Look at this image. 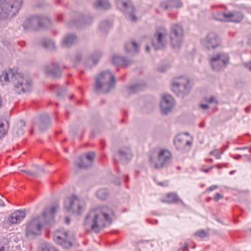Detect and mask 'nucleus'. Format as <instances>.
I'll return each mask as SVG.
<instances>
[{
    "mask_svg": "<svg viewBox=\"0 0 251 251\" xmlns=\"http://www.w3.org/2000/svg\"><path fill=\"white\" fill-rule=\"evenodd\" d=\"M77 41V37L75 34H70L64 36L62 41L61 46L65 48L70 47L76 43Z\"/></svg>",
    "mask_w": 251,
    "mask_h": 251,
    "instance_id": "nucleus-26",
    "label": "nucleus"
},
{
    "mask_svg": "<svg viewBox=\"0 0 251 251\" xmlns=\"http://www.w3.org/2000/svg\"><path fill=\"white\" fill-rule=\"evenodd\" d=\"M112 26V24L107 21H104L102 22L100 25V28L104 32H106Z\"/></svg>",
    "mask_w": 251,
    "mask_h": 251,
    "instance_id": "nucleus-37",
    "label": "nucleus"
},
{
    "mask_svg": "<svg viewBox=\"0 0 251 251\" xmlns=\"http://www.w3.org/2000/svg\"><path fill=\"white\" fill-rule=\"evenodd\" d=\"M101 56V53L100 52H95L91 57L88 58L85 62L86 65L88 67H91L92 65H96Z\"/></svg>",
    "mask_w": 251,
    "mask_h": 251,
    "instance_id": "nucleus-29",
    "label": "nucleus"
},
{
    "mask_svg": "<svg viewBox=\"0 0 251 251\" xmlns=\"http://www.w3.org/2000/svg\"><path fill=\"white\" fill-rule=\"evenodd\" d=\"M116 4L118 9L128 14V18L131 21H136L135 8L130 0H116Z\"/></svg>",
    "mask_w": 251,
    "mask_h": 251,
    "instance_id": "nucleus-13",
    "label": "nucleus"
},
{
    "mask_svg": "<svg viewBox=\"0 0 251 251\" xmlns=\"http://www.w3.org/2000/svg\"><path fill=\"white\" fill-rule=\"evenodd\" d=\"M204 100L206 102L209 103H212V102H214L215 103H217V100L214 98L213 97H211L209 98H205L204 99Z\"/></svg>",
    "mask_w": 251,
    "mask_h": 251,
    "instance_id": "nucleus-43",
    "label": "nucleus"
},
{
    "mask_svg": "<svg viewBox=\"0 0 251 251\" xmlns=\"http://www.w3.org/2000/svg\"><path fill=\"white\" fill-rule=\"evenodd\" d=\"M170 40L173 48L178 50L183 41V29L181 25L174 24L171 26Z\"/></svg>",
    "mask_w": 251,
    "mask_h": 251,
    "instance_id": "nucleus-8",
    "label": "nucleus"
},
{
    "mask_svg": "<svg viewBox=\"0 0 251 251\" xmlns=\"http://www.w3.org/2000/svg\"><path fill=\"white\" fill-rule=\"evenodd\" d=\"M213 160L212 159H211V158H210V159H207V161H209V162H213Z\"/></svg>",
    "mask_w": 251,
    "mask_h": 251,
    "instance_id": "nucleus-64",
    "label": "nucleus"
},
{
    "mask_svg": "<svg viewBox=\"0 0 251 251\" xmlns=\"http://www.w3.org/2000/svg\"><path fill=\"white\" fill-rule=\"evenodd\" d=\"M174 104V100L170 95H165L162 98L160 103L162 113L167 114L171 112Z\"/></svg>",
    "mask_w": 251,
    "mask_h": 251,
    "instance_id": "nucleus-18",
    "label": "nucleus"
},
{
    "mask_svg": "<svg viewBox=\"0 0 251 251\" xmlns=\"http://www.w3.org/2000/svg\"><path fill=\"white\" fill-rule=\"evenodd\" d=\"M144 86L139 84H135L133 85L130 86L127 89V91L128 94H134L144 89Z\"/></svg>",
    "mask_w": 251,
    "mask_h": 251,
    "instance_id": "nucleus-33",
    "label": "nucleus"
},
{
    "mask_svg": "<svg viewBox=\"0 0 251 251\" xmlns=\"http://www.w3.org/2000/svg\"><path fill=\"white\" fill-rule=\"evenodd\" d=\"M4 206V202L2 200L0 199V206Z\"/></svg>",
    "mask_w": 251,
    "mask_h": 251,
    "instance_id": "nucleus-58",
    "label": "nucleus"
},
{
    "mask_svg": "<svg viewBox=\"0 0 251 251\" xmlns=\"http://www.w3.org/2000/svg\"><path fill=\"white\" fill-rule=\"evenodd\" d=\"M70 219L69 217H66V219H65V223L66 224L68 225L70 224Z\"/></svg>",
    "mask_w": 251,
    "mask_h": 251,
    "instance_id": "nucleus-56",
    "label": "nucleus"
},
{
    "mask_svg": "<svg viewBox=\"0 0 251 251\" xmlns=\"http://www.w3.org/2000/svg\"><path fill=\"white\" fill-rule=\"evenodd\" d=\"M57 20L59 22L61 21H62V17L61 16H58Z\"/></svg>",
    "mask_w": 251,
    "mask_h": 251,
    "instance_id": "nucleus-59",
    "label": "nucleus"
},
{
    "mask_svg": "<svg viewBox=\"0 0 251 251\" xmlns=\"http://www.w3.org/2000/svg\"><path fill=\"white\" fill-rule=\"evenodd\" d=\"M45 71L48 75L54 77H60L61 76V70L57 64L52 63L50 66H46Z\"/></svg>",
    "mask_w": 251,
    "mask_h": 251,
    "instance_id": "nucleus-20",
    "label": "nucleus"
},
{
    "mask_svg": "<svg viewBox=\"0 0 251 251\" xmlns=\"http://www.w3.org/2000/svg\"><path fill=\"white\" fill-rule=\"evenodd\" d=\"M178 201H181V200L179 198L177 194L173 193H168L165 199L162 201V202L168 203L177 202Z\"/></svg>",
    "mask_w": 251,
    "mask_h": 251,
    "instance_id": "nucleus-30",
    "label": "nucleus"
},
{
    "mask_svg": "<svg viewBox=\"0 0 251 251\" xmlns=\"http://www.w3.org/2000/svg\"><path fill=\"white\" fill-rule=\"evenodd\" d=\"M35 167H36V168L39 170V171H42V172H44V170L43 169V167L42 166H38V165H35Z\"/></svg>",
    "mask_w": 251,
    "mask_h": 251,
    "instance_id": "nucleus-54",
    "label": "nucleus"
},
{
    "mask_svg": "<svg viewBox=\"0 0 251 251\" xmlns=\"http://www.w3.org/2000/svg\"><path fill=\"white\" fill-rule=\"evenodd\" d=\"M182 5L179 0H167L161 3L160 6L165 10H171L174 8H179Z\"/></svg>",
    "mask_w": 251,
    "mask_h": 251,
    "instance_id": "nucleus-24",
    "label": "nucleus"
},
{
    "mask_svg": "<svg viewBox=\"0 0 251 251\" xmlns=\"http://www.w3.org/2000/svg\"><path fill=\"white\" fill-rule=\"evenodd\" d=\"M157 185L162 186V187H167L168 186V181H165L163 182H157Z\"/></svg>",
    "mask_w": 251,
    "mask_h": 251,
    "instance_id": "nucleus-45",
    "label": "nucleus"
},
{
    "mask_svg": "<svg viewBox=\"0 0 251 251\" xmlns=\"http://www.w3.org/2000/svg\"><path fill=\"white\" fill-rule=\"evenodd\" d=\"M227 55L223 53L216 54L210 59L211 65L214 70L220 71L224 69L228 63Z\"/></svg>",
    "mask_w": 251,
    "mask_h": 251,
    "instance_id": "nucleus-14",
    "label": "nucleus"
},
{
    "mask_svg": "<svg viewBox=\"0 0 251 251\" xmlns=\"http://www.w3.org/2000/svg\"><path fill=\"white\" fill-rule=\"evenodd\" d=\"M194 235L196 236L203 238L206 237L207 236L208 233L206 232L204 230L202 229L197 231L194 233Z\"/></svg>",
    "mask_w": 251,
    "mask_h": 251,
    "instance_id": "nucleus-39",
    "label": "nucleus"
},
{
    "mask_svg": "<svg viewBox=\"0 0 251 251\" xmlns=\"http://www.w3.org/2000/svg\"><path fill=\"white\" fill-rule=\"evenodd\" d=\"M188 251V246L187 244H184L183 246H182L181 247H180L178 251Z\"/></svg>",
    "mask_w": 251,
    "mask_h": 251,
    "instance_id": "nucleus-47",
    "label": "nucleus"
},
{
    "mask_svg": "<svg viewBox=\"0 0 251 251\" xmlns=\"http://www.w3.org/2000/svg\"><path fill=\"white\" fill-rule=\"evenodd\" d=\"M0 251H6L5 247L3 246H0Z\"/></svg>",
    "mask_w": 251,
    "mask_h": 251,
    "instance_id": "nucleus-57",
    "label": "nucleus"
},
{
    "mask_svg": "<svg viewBox=\"0 0 251 251\" xmlns=\"http://www.w3.org/2000/svg\"><path fill=\"white\" fill-rule=\"evenodd\" d=\"M54 239L63 247L68 248L72 246V243L75 240L73 233H69L65 230H57L54 234Z\"/></svg>",
    "mask_w": 251,
    "mask_h": 251,
    "instance_id": "nucleus-10",
    "label": "nucleus"
},
{
    "mask_svg": "<svg viewBox=\"0 0 251 251\" xmlns=\"http://www.w3.org/2000/svg\"><path fill=\"white\" fill-rule=\"evenodd\" d=\"M66 92V88H62L60 90H59L57 92V95L59 97H63L64 95Z\"/></svg>",
    "mask_w": 251,
    "mask_h": 251,
    "instance_id": "nucleus-44",
    "label": "nucleus"
},
{
    "mask_svg": "<svg viewBox=\"0 0 251 251\" xmlns=\"http://www.w3.org/2000/svg\"><path fill=\"white\" fill-rule=\"evenodd\" d=\"M94 6L104 10H107L111 7L110 3L107 0H96L94 3Z\"/></svg>",
    "mask_w": 251,
    "mask_h": 251,
    "instance_id": "nucleus-31",
    "label": "nucleus"
},
{
    "mask_svg": "<svg viewBox=\"0 0 251 251\" xmlns=\"http://www.w3.org/2000/svg\"><path fill=\"white\" fill-rule=\"evenodd\" d=\"M201 170L202 172H204V173H208V172L210 171V170H209V168H207V169H203V168H201Z\"/></svg>",
    "mask_w": 251,
    "mask_h": 251,
    "instance_id": "nucleus-55",
    "label": "nucleus"
},
{
    "mask_svg": "<svg viewBox=\"0 0 251 251\" xmlns=\"http://www.w3.org/2000/svg\"><path fill=\"white\" fill-rule=\"evenodd\" d=\"M223 196L222 195L219 193L216 194V196L214 197L213 199L214 201H218L219 199L223 198Z\"/></svg>",
    "mask_w": 251,
    "mask_h": 251,
    "instance_id": "nucleus-46",
    "label": "nucleus"
},
{
    "mask_svg": "<svg viewBox=\"0 0 251 251\" xmlns=\"http://www.w3.org/2000/svg\"><path fill=\"white\" fill-rule=\"evenodd\" d=\"M217 188V186H216V185H212L211 186H210V187H209L207 189V191H213V190L216 189Z\"/></svg>",
    "mask_w": 251,
    "mask_h": 251,
    "instance_id": "nucleus-52",
    "label": "nucleus"
},
{
    "mask_svg": "<svg viewBox=\"0 0 251 251\" xmlns=\"http://www.w3.org/2000/svg\"><path fill=\"white\" fill-rule=\"evenodd\" d=\"M191 86L189 80L184 77L176 79L172 83L173 91L179 97L184 98L190 92Z\"/></svg>",
    "mask_w": 251,
    "mask_h": 251,
    "instance_id": "nucleus-7",
    "label": "nucleus"
},
{
    "mask_svg": "<svg viewBox=\"0 0 251 251\" xmlns=\"http://www.w3.org/2000/svg\"><path fill=\"white\" fill-rule=\"evenodd\" d=\"M210 154L214 155L216 159H220L221 158V153L218 150L212 151H210Z\"/></svg>",
    "mask_w": 251,
    "mask_h": 251,
    "instance_id": "nucleus-41",
    "label": "nucleus"
},
{
    "mask_svg": "<svg viewBox=\"0 0 251 251\" xmlns=\"http://www.w3.org/2000/svg\"><path fill=\"white\" fill-rule=\"evenodd\" d=\"M112 64L118 66H127L131 64L130 60L123 56L114 55L112 60Z\"/></svg>",
    "mask_w": 251,
    "mask_h": 251,
    "instance_id": "nucleus-27",
    "label": "nucleus"
},
{
    "mask_svg": "<svg viewBox=\"0 0 251 251\" xmlns=\"http://www.w3.org/2000/svg\"><path fill=\"white\" fill-rule=\"evenodd\" d=\"M1 105H2V99H1V97L0 95V108L1 107Z\"/></svg>",
    "mask_w": 251,
    "mask_h": 251,
    "instance_id": "nucleus-60",
    "label": "nucleus"
},
{
    "mask_svg": "<svg viewBox=\"0 0 251 251\" xmlns=\"http://www.w3.org/2000/svg\"><path fill=\"white\" fill-rule=\"evenodd\" d=\"M202 44L207 50L214 49L220 44L218 35L214 32H209L201 40Z\"/></svg>",
    "mask_w": 251,
    "mask_h": 251,
    "instance_id": "nucleus-15",
    "label": "nucleus"
},
{
    "mask_svg": "<svg viewBox=\"0 0 251 251\" xmlns=\"http://www.w3.org/2000/svg\"><path fill=\"white\" fill-rule=\"evenodd\" d=\"M57 206H54L51 208H47L43 213L47 212V218L45 220L47 224H51L53 222L54 215L56 212Z\"/></svg>",
    "mask_w": 251,
    "mask_h": 251,
    "instance_id": "nucleus-28",
    "label": "nucleus"
},
{
    "mask_svg": "<svg viewBox=\"0 0 251 251\" xmlns=\"http://www.w3.org/2000/svg\"><path fill=\"white\" fill-rule=\"evenodd\" d=\"M200 106L204 110H206L209 108V106L206 104H201Z\"/></svg>",
    "mask_w": 251,
    "mask_h": 251,
    "instance_id": "nucleus-51",
    "label": "nucleus"
},
{
    "mask_svg": "<svg viewBox=\"0 0 251 251\" xmlns=\"http://www.w3.org/2000/svg\"><path fill=\"white\" fill-rule=\"evenodd\" d=\"M21 171L23 172H24L26 174L28 175L33 176H36L38 174V172H32L29 170H21Z\"/></svg>",
    "mask_w": 251,
    "mask_h": 251,
    "instance_id": "nucleus-42",
    "label": "nucleus"
},
{
    "mask_svg": "<svg viewBox=\"0 0 251 251\" xmlns=\"http://www.w3.org/2000/svg\"><path fill=\"white\" fill-rule=\"evenodd\" d=\"M22 4V0H0V19L15 15Z\"/></svg>",
    "mask_w": 251,
    "mask_h": 251,
    "instance_id": "nucleus-4",
    "label": "nucleus"
},
{
    "mask_svg": "<svg viewBox=\"0 0 251 251\" xmlns=\"http://www.w3.org/2000/svg\"><path fill=\"white\" fill-rule=\"evenodd\" d=\"M109 196L108 191L106 189H100L97 192L98 198L101 200H105Z\"/></svg>",
    "mask_w": 251,
    "mask_h": 251,
    "instance_id": "nucleus-35",
    "label": "nucleus"
},
{
    "mask_svg": "<svg viewBox=\"0 0 251 251\" xmlns=\"http://www.w3.org/2000/svg\"><path fill=\"white\" fill-rule=\"evenodd\" d=\"M35 22L38 23L40 27H48L51 25V21L50 18L40 16H34L32 18L27 19L24 22V29H32Z\"/></svg>",
    "mask_w": 251,
    "mask_h": 251,
    "instance_id": "nucleus-9",
    "label": "nucleus"
},
{
    "mask_svg": "<svg viewBox=\"0 0 251 251\" xmlns=\"http://www.w3.org/2000/svg\"><path fill=\"white\" fill-rule=\"evenodd\" d=\"M40 131H43L47 129L50 125V118L48 114H44L39 116L36 121Z\"/></svg>",
    "mask_w": 251,
    "mask_h": 251,
    "instance_id": "nucleus-19",
    "label": "nucleus"
},
{
    "mask_svg": "<svg viewBox=\"0 0 251 251\" xmlns=\"http://www.w3.org/2000/svg\"><path fill=\"white\" fill-rule=\"evenodd\" d=\"M113 215V210L108 206L96 209L90 211L86 215L83 225L85 228H90L95 232L98 233L105 226V222H111V216Z\"/></svg>",
    "mask_w": 251,
    "mask_h": 251,
    "instance_id": "nucleus-1",
    "label": "nucleus"
},
{
    "mask_svg": "<svg viewBox=\"0 0 251 251\" xmlns=\"http://www.w3.org/2000/svg\"><path fill=\"white\" fill-rule=\"evenodd\" d=\"M91 21L92 19L89 16H83L79 20L70 21L68 25L70 26H75L77 27H81L90 24Z\"/></svg>",
    "mask_w": 251,
    "mask_h": 251,
    "instance_id": "nucleus-22",
    "label": "nucleus"
},
{
    "mask_svg": "<svg viewBox=\"0 0 251 251\" xmlns=\"http://www.w3.org/2000/svg\"><path fill=\"white\" fill-rule=\"evenodd\" d=\"M4 126V124L2 123H0V139L4 136V135L6 133L7 130L4 129L3 127Z\"/></svg>",
    "mask_w": 251,
    "mask_h": 251,
    "instance_id": "nucleus-40",
    "label": "nucleus"
},
{
    "mask_svg": "<svg viewBox=\"0 0 251 251\" xmlns=\"http://www.w3.org/2000/svg\"><path fill=\"white\" fill-rule=\"evenodd\" d=\"M172 161V153L166 149H160L156 157L151 156L150 158V165L157 170L168 167L171 164Z\"/></svg>",
    "mask_w": 251,
    "mask_h": 251,
    "instance_id": "nucleus-5",
    "label": "nucleus"
},
{
    "mask_svg": "<svg viewBox=\"0 0 251 251\" xmlns=\"http://www.w3.org/2000/svg\"><path fill=\"white\" fill-rule=\"evenodd\" d=\"M235 171H231L229 172L230 175H233L235 173Z\"/></svg>",
    "mask_w": 251,
    "mask_h": 251,
    "instance_id": "nucleus-63",
    "label": "nucleus"
},
{
    "mask_svg": "<svg viewBox=\"0 0 251 251\" xmlns=\"http://www.w3.org/2000/svg\"><path fill=\"white\" fill-rule=\"evenodd\" d=\"M174 143L176 148L178 150L182 151H189L192 145V142L185 140L183 135L176 136L175 139Z\"/></svg>",
    "mask_w": 251,
    "mask_h": 251,
    "instance_id": "nucleus-17",
    "label": "nucleus"
},
{
    "mask_svg": "<svg viewBox=\"0 0 251 251\" xmlns=\"http://www.w3.org/2000/svg\"><path fill=\"white\" fill-rule=\"evenodd\" d=\"M9 78H10L11 81L13 84L14 90L17 93L21 94L31 91L32 82L30 79L24 77L23 74L9 69L2 73L0 75V81L3 84L9 82Z\"/></svg>",
    "mask_w": 251,
    "mask_h": 251,
    "instance_id": "nucleus-2",
    "label": "nucleus"
},
{
    "mask_svg": "<svg viewBox=\"0 0 251 251\" xmlns=\"http://www.w3.org/2000/svg\"><path fill=\"white\" fill-rule=\"evenodd\" d=\"M117 154L124 162L130 160L133 156L131 149L128 147H124L120 149Z\"/></svg>",
    "mask_w": 251,
    "mask_h": 251,
    "instance_id": "nucleus-23",
    "label": "nucleus"
},
{
    "mask_svg": "<svg viewBox=\"0 0 251 251\" xmlns=\"http://www.w3.org/2000/svg\"><path fill=\"white\" fill-rule=\"evenodd\" d=\"M25 213L22 210H17L12 213L7 218V221L11 224L20 222L25 217Z\"/></svg>",
    "mask_w": 251,
    "mask_h": 251,
    "instance_id": "nucleus-21",
    "label": "nucleus"
},
{
    "mask_svg": "<svg viewBox=\"0 0 251 251\" xmlns=\"http://www.w3.org/2000/svg\"><path fill=\"white\" fill-rule=\"evenodd\" d=\"M43 46L46 48L50 50H53L55 48V45L54 42L50 39L45 40L43 43Z\"/></svg>",
    "mask_w": 251,
    "mask_h": 251,
    "instance_id": "nucleus-38",
    "label": "nucleus"
},
{
    "mask_svg": "<svg viewBox=\"0 0 251 251\" xmlns=\"http://www.w3.org/2000/svg\"><path fill=\"white\" fill-rule=\"evenodd\" d=\"M115 83V76L110 71L102 72L96 78L95 92L98 94L107 93L114 88Z\"/></svg>",
    "mask_w": 251,
    "mask_h": 251,
    "instance_id": "nucleus-3",
    "label": "nucleus"
},
{
    "mask_svg": "<svg viewBox=\"0 0 251 251\" xmlns=\"http://www.w3.org/2000/svg\"><path fill=\"white\" fill-rule=\"evenodd\" d=\"M83 202L75 195L68 198L64 202L65 208L73 213H81L83 211Z\"/></svg>",
    "mask_w": 251,
    "mask_h": 251,
    "instance_id": "nucleus-12",
    "label": "nucleus"
},
{
    "mask_svg": "<svg viewBox=\"0 0 251 251\" xmlns=\"http://www.w3.org/2000/svg\"><path fill=\"white\" fill-rule=\"evenodd\" d=\"M227 164H224L223 165H221V164H217L216 165V167L218 169H221L223 167H227Z\"/></svg>",
    "mask_w": 251,
    "mask_h": 251,
    "instance_id": "nucleus-53",
    "label": "nucleus"
},
{
    "mask_svg": "<svg viewBox=\"0 0 251 251\" xmlns=\"http://www.w3.org/2000/svg\"><path fill=\"white\" fill-rule=\"evenodd\" d=\"M215 167H216V166H211L209 167L208 168H209V170L210 171L211 170H212L213 168H214Z\"/></svg>",
    "mask_w": 251,
    "mask_h": 251,
    "instance_id": "nucleus-62",
    "label": "nucleus"
},
{
    "mask_svg": "<svg viewBox=\"0 0 251 251\" xmlns=\"http://www.w3.org/2000/svg\"><path fill=\"white\" fill-rule=\"evenodd\" d=\"M95 153L94 152H89L79 156L75 162V164L79 168H87L92 165L94 159Z\"/></svg>",
    "mask_w": 251,
    "mask_h": 251,
    "instance_id": "nucleus-16",
    "label": "nucleus"
},
{
    "mask_svg": "<svg viewBox=\"0 0 251 251\" xmlns=\"http://www.w3.org/2000/svg\"><path fill=\"white\" fill-rule=\"evenodd\" d=\"M149 50H150V47L149 46H146V50L147 52H148L149 51Z\"/></svg>",
    "mask_w": 251,
    "mask_h": 251,
    "instance_id": "nucleus-61",
    "label": "nucleus"
},
{
    "mask_svg": "<svg viewBox=\"0 0 251 251\" xmlns=\"http://www.w3.org/2000/svg\"><path fill=\"white\" fill-rule=\"evenodd\" d=\"M167 30L163 27L157 29L154 35V39L152 44L155 50L161 49L164 48L167 44Z\"/></svg>",
    "mask_w": 251,
    "mask_h": 251,
    "instance_id": "nucleus-11",
    "label": "nucleus"
},
{
    "mask_svg": "<svg viewBox=\"0 0 251 251\" xmlns=\"http://www.w3.org/2000/svg\"><path fill=\"white\" fill-rule=\"evenodd\" d=\"M82 56L80 54H77L75 56V61L76 63H78L81 59Z\"/></svg>",
    "mask_w": 251,
    "mask_h": 251,
    "instance_id": "nucleus-49",
    "label": "nucleus"
},
{
    "mask_svg": "<svg viewBox=\"0 0 251 251\" xmlns=\"http://www.w3.org/2000/svg\"><path fill=\"white\" fill-rule=\"evenodd\" d=\"M82 56L80 54H77L75 56V61L76 63H78L81 59Z\"/></svg>",
    "mask_w": 251,
    "mask_h": 251,
    "instance_id": "nucleus-48",
    "label": "nucleus"
},
{
    "mask_svg": "<svg viewBox=\"0 0 251 251\" xmlns=\"http://www.w3.org/2000/svg\"><path fill=\"white\" fill-rule=\"evenodd\" d=\"M244 66L251 71V62L245 63Z\"/></svg>",
    "mask_w": 251,
    "mask_h": 251,
    "instance_id": "nucleus-50",
    "label": "nucleus"
},
{
    "mask_svg": "<svg viewBox=\"0 0 251 251\" xmlns=\"http://www.w3.org/2000/svg\"><path fill=\"white\" fill-rule=\"evenodd\" d=\"M47 216V212L43 213L41 216L35 217L29 221L26 224V235L28 236L31 235H40L43 226L47 224L45 221Z\"/></svg>",
    "mask_w": 251,
    "mask_h": 251,
    "instance_id": "nucleus-6",
    "label": "nucleus"
},
{
    "mask_svg": "<svg viewBox=\"0 0 251 251\" xmlns=\"http://www.w3.org/2000/svg\"><path fill=\"white\" fill-rule=\"evenodd\" d=\"M39 251H59L49 244H43L39 247Z\"/></svg>",
    "mask_w": 251,
    "mask_h": 251,
    "instance_id": "nucleus-36",
    "label": "nucleus"
},
{
    "mask_svg": "<svg viewBox=\"0 0 251 251\" xmlns=\"http://www.w3.org/2000/svg\"><path fill=\"white\" fill-rule=\"evenodd\" d=\"M243 14L238 11H228L226 22L239 23L243 19Z\"/></svg>",
    "mask_w": 251,
    "mask_h": 251,
    "instance_id": "nucleus-25",
    "label": "nucleus"
},
{
    "mask_svg": "<svg viewBox=\"0 0 251 251\" xmlns=\"http://www.w3.org/2000/svg\"><path fill=\"white\" fill-rule=\"evenodd\" d=\"M125 50L126 52H129L134 51L136 53L139 51L138 45L134 41L127 43L125 45Z\"/></svg>",
    "mask_w": 251,
    "mask_h": 251,
    "instance_id": "nucleus-32",
    "label": "nucleus"
},
{
    "mask_svg": "<svg viewBox=\"0 0 251 251\" xmlns=\"http://www.w3.org/2000/svg\"><path fill=\"white\" fill-rule=\"evenodd\" d=\"M227 12H224L218 11V12H217L213 14V18L217 21H226V19H227Z\"/></svg>",
    "mask_w": 251,
    "mask_h": 251,
    "instance_id": "nucleus-34",
    "label": "nucleus"
}]
</instances>
